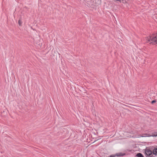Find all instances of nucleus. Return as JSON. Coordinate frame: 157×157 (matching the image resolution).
Segmentation results:
<instances>
[{
    "instance_id": "f257e3e1",
    "label": "nucleus",
    "mask_w": 157,
    "mask_h": 157,
    "mask_svg": "<svg viewBox=\"0 0 157 157\" xmlns=\"http://www.w3.org/2000/svg\"><path fill=\"white\" fill-rule=\"evenodd\" d=\"M146 43L150 44H157V35L149 36L144 39Z\"/></svg>"
},
{
    "instance_id": "f03ea898",
    "label": "nucleus",
    "mask_w": 157,
    "mask_h": 157,
    "mask_svg": "<svg viewBox=\"0 0 157 157\" xmlns=\"http://www.w3.org/2000/svg\"><path fill=\"white\" fill-rule=\"evenodd\" d=\"M145 152L146 155L148 156H150L152 154V151L149 149H147Z\"/></svg>"
},
{
    "instance_id": "7ed1b4c3",
    "label": "nucleus",
    "mask_w": 157,
    "mask_h": 157,
    "mask_svg": "<svg viewBox=\"0 0 157 157\" xmlns=\"http://www.w3.org/2000/svg\"><path fill=\"white\" fill-rule=\"evenodd\" d=\"M123 155H122L121 153L117 154L116 155H111L110 156V157H115L116 156H123Z\"/></svg>"
},
{
    "instance_id": "20e7f679",
    "label": "nucleus",
    "mask_w": 157,
    "mask_h": 157,
    "mask_svg": "<svg viewBox=\"0 0 157 157\" xmlns=\"http://www.w3.org/2000/svg\"><path fill=\"white\" fill-rule=\"evenodd\" d=\"M153 154L157 155V148L154 149L153 151Z\"/></svg>"
},
{
    "instance_id": "39448f33",
    "label": "nucleus",
    "mask_w": 157,
    "mask_h": 157,
    "mask_svg": "<svg viewBox=\"0 0 157 157\" xmlns=\"http://www.w3.org/2000/svg\"><path fill=\"white\" fill-rule=\"evenodd\" d=\"M136 156L137 157H144L142 154L140 153L137 154Z\"/></svg>"
},
{
    "instance_id": "423d86ee",
    "label": "nucleus",
    "mask_w": 157,
    "mask_h": 157,
    "mask_svg": "<svg viewBox=\"0 0 157 157\" xmlns=\"http://www.w3.org/2000/svg\"><path fill=\"white\" fill-rule=\"evenodd\" d=\"M22 22L21 20H19L18 21V24L20 26H21L22 24Z\"/></svg>"
},
{
    "instance_id": "0eeeda50",
    "label": "nucleus",
    "mask_w": 157,
    "mask_h": 157,
    "mask_svg": "<svg viewBox=\"0 0 157 157\" xmlns=\"http://www.w3.org/2000/svg\"><path fill=\"white\" fill-rule=\"evenodd\" d=\"M152 136H157V132H154V134Z\"/></svg>"
},
{
    "instance_id": "6e6552de",
    "label": "nucleus",
    "mask_w": 157,
    "mask_h": 157,
    "mask_svg": "<svg viewBox=\"0 0 157 157\" xmlns=\"http://www.w3.org/2000/svg\"><path fill=\"white\" fill-rule=\"evenodd\" d=\"M156 102V101H155V100H153L152 101H151V103H153L155 102Z\"/></svg>"
}]
</instances>
